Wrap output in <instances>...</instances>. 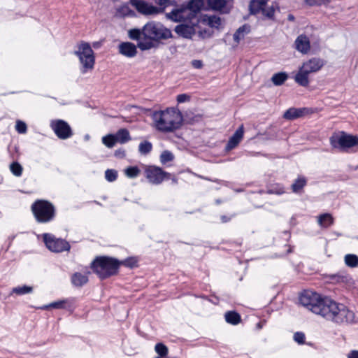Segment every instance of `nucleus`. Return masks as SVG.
<instances>
[{"label": "nucleus", "instance_id": "6", "mask_svg": "<svg viewBox=\"0 0 358 358\" xmlns=\"http://www.w3.org/2000/svg\"><path fill=\"white\" fill-rule=\"evenodd\" d=\"M330 143L333 148L345 151L358 145V137L341 131L332 135L330 138Z\"/></svg>", "mask_w": 358, "mask_h": 358}, {"label": "nucleus", "instance_id": "50", "mask_svg": "<svg viewBox=\"0 0 358 358\" xmlns=\"http://www.w3.org/2000/svg\"><path fill=\"white\" fill-rule=\"evenodd\" d=\"M294 338L298 343L302 344L304 343L305 336L302 333H296L294 336Z\"/></svg>", "mask_w": 358, "mask_h": 358}, {"label": "nucleus", "instance_id": "47", "mask_svg": "<svg viewBox=\"0 0 358 358\" xmlns=\"http://www.w3.org/2000/svg\"><path fill=\"white\" fill-rule=\"evenodd\" d=\"M15 128L19 133L24 134L27 130V125L22 121H17Z\"/></svg>", "mask_w": 358, "mask_h": 358}, {"label": "nucleus", "instance_id": "1", "mask_svg": "<svg viewBox=\"0 0 358 358\" xmlns=\"http://www.w3.org/2000/svg\"><path fill=\"white\" fill-rule=\"evenodd\" d=\"M299 301L303 306L313 313L336 323H348L354 320V313L345 306L337 303L328 298L322 299L316 292H304L301 294Z\"/></svg>", "mask_w": 358, "mask_h": 358}, {"label": "nucleus", "instance_id": "35", "mask_svg": "<svg viewBox=\"0 0 358 358\" xmlns=\"http://www.w3.org/2000/svg\"><path fill=\"white\" fill-rule=\"evenodd\" d=\"M141 173L137 166H129L124 170L125 175L131 178L137 177Z\"/></svg>", "mask_w": 358, "mask_h": 358}, {"label": "nucleus", "instance_id": "57", "mask_svg": "<svg viewBox=\"0 0 358 358\" xmlns=\"http://www.w3.org/2000/svg\"><path fill=\"white\" fill-rule=\"evenodd\" d=\"M155 358H167V357H155Z\"/></svg>", "mask_w": 358, "mask_h": 358}, {"label": "nucleus", "instance_id": "7", "mask_svg": "<svg viewBox=\"0 0 358 358\" xmlns=\"http://www.w3.org/2000/svg\"><path fill=\"white\" fill-rule=\"evenodd\" d=\"M32 211L38 222H46L54 216L53 206L46 201H38L32 206Z\"/></svg>", "mask_w": 358, "mask_h": 358}, {"label": "nucleus", "instance_id": "56", "mask_svg": "<svg viewBox=\"0 0 358 358\" xmlns=\"http://www.w3.org/2000/svg\"><path fill=\"white\" fill-rule=\"evenodd\" d=\"M283 192H284V191L282 190V191L278 192V194H281V193H283Z\"/></svg>", "mask_w": 358, "mask_h": 358}, {"label": "nucleus", "instance_id": "21", "mask_svg": "<svg viewBox=\"0 0 358 358\" xmlns=\"http://www.w3.org/2000/svg\"><path fill=\"white\" fill-rule=\"evenodd\" d=\"M203 6V0H191L188 4L184 6V7L189 10V17L192 20L196 17V13L201 10Z\"/></svg>", "mask_w": 358, "mask_h": 358}, {"label": "nucleus", "instance_id": "27", "mask_svg": "<svg viewBox=\"0 0 358 358\" xmlns=\"http://www.w3.org/2000/svg\"><path fill=\"white\" fill-rule=\"evenodd\" d=\"M302 115L303 111L301 109L292 108L285 111L283 117L287 120H294L302 116Z\"/></svg>", "mask_w": 358, "mask_h": 358}, {"label": "nucleus", "instance_id": "37", "mask_svg": "<svg viewBox=\"0 0 358 358\" xmlns=\"http://www.w3.org/2000/svg\"><path fill=\"white\" fill-rule=\"evenodd\" d=\"M32 290H33L32 287L24 285L22 287H17L13 288L12 290V292L19 294V295H22V294L30 293L32 292Z\"/></svg>", "mask_w": 358, "mask_h": 358}, {"label": "nucleus", "instance_id": "44", "mask_svg": "<svg viewBox=\"0 0 358 358\" xmlns=\"http://www.w3.org/2000/svg\"><path fill=\"white\" fill-rule=\"evenodd\" d=\"M152 150V144L148 141L141 143L139 145V152L141 154L145 155L149 153Z\"/></svg>", "mask_w": 358, "mask_h": 358}, {"label": "nucleus", "instance_id": "3", "mask_svg": "<svg viewBox=\"0 0 358 358\" xmlns=\"http://www.w3.org/2000/svg\"><path fill=\"white\" fill-rule=\"evenodd\" d=\"M80 64V71L83 74L91 72L94 69L95 56L90 45L84 41L78 43L73 52Z\"/></svg>", "mask_w": 358, "mask_h": 358}, {"label": "nucleus", "instance_id": "43", "mask_svg": "<svg viewBox=\"0 0 358 358\" xmlns=\"http://www.w3.org/2000/svg\"><path fill=\"white\" fill-rule=\"evenodd\" d=\"M66 300H62L56 302L51 303L49 305L45 306L42 308V309H48L49 308L61 309L64 308V304L66 303Z\"/></svg>", "mask_w": 358, "mask_h": 358}, {"label": "nucleus", "instance_id": "38", "mask_svg": "<svg viewBox=\"0 0 358 358\" xmlns=\"http://www.w3.org/2000/svg\"><path fill=\"white\" fill-rule=\"evenodd\" d=\"M345 264L351 267H355L358 265V257L355 255H347L345 257Z\"/></svg>", "mask_w": 358, "mask_h": 358}, {"label": "nucleus", "instance_id": "26", "mask_svg": "<svg viewBox=\"0 0 358 358\" xmlns=\"http://www.w3.org/2000/svg\"><path fill=\"white\" fill-rule=\"evenodd\" d=\"M317 222L320 227L327 228L333 224L334 218L331 215L324 213L317 217Z\"/></svg>", "mask_w": 358, "mask_h": 358}, {"label": "nucleus", "instance_id": "13", "mask_svg": "<svg viewBox=\"0 0 358 358\" xmlns=\"http://www.w3.org/2000/svg\"><path fill=\"white\" fill-rule=\"evenodd\" d=\"M209 6L222 13H228L233 7L232 0H208Z\"/></svg>", "mask_w": 358, "mask_h": 358}, {"label": "nucleus", "instance_id": "34", "mask_svg": "<svg viewBox=\"0 0 358 358\" xmlns=\"http://www.w3.org/2000/svg\"><path fill=\"white\" fill-rule=\"evenodd\" d=\"M155 352L159 355L158 357H166L168 355V348L163 343H157L155 347Z\"/></svg>", "mask_w": 358, "mask_h": 358}, {"label": "nucleus", "instance_id": "17", "mask_svg": "<svg viewBox=\"0 0 358 358\" xmlns=\"http://www.w3.org/2000/svg\"><path fill=\"white\" fill-rule=\"evenodd\" d=\"M244 134V127L243 125H241L239 128L235 131V133L233 134V136L229 138L226 150H231L235 147H236L241 139L243 138Z\"/></svg>", "mask_w": 358, "mask_h": 358}, {"label": "nucleus", "instance_id": "9", "mask_svg": "<svg viewBox=\"0 0 358 358\" xmlns=\"http://www.w3.org/2000/svg\"><path fill=\"white\" fill-rule=\"evenodd\" d=\"M43 240L47 248L54 252H61L64 250H69L70 248L67 242L62 239L55 238L49 234L43 235Z\"/></svg>", "mask_w": 358, "mask_h": 358}, {"label": "nucleus", "instance_id": "16", "mask_svg": "<svg viewBox=\"0 0 358 358\" xmlns=\"http://www.w3.org/2000/svg\"><path fill=\"white\" fill-rule=\"evenodd\" d=\"M296 49L303 54H306L310 49V40L305 35H299L294 42Z\"/></svg>", "mask_w": 358, "mask_h": 358}, {"label": "nucleus", "instance_id": "8", "mask_svg": "<svg viewBox=\"0 0 358 358\" xmlns=\"http://www.w3.org/2000/svg\"><path fill=\"white\" fill-rule=\"evenodd\" d=\"M130 3L143 15H156L164 12V8H159L143 0H130Z\"/></svg>", "mask_w": 358, "mask_h": 358}, {"label": "nucleus", "instance_id": "55", "mask_svg": "<svg viewBox=\"0 0 358 358\" xmlns=\"http://www.w3.org/2000/svg\"><path fill=\"white\" fill-rule=\"evenodd\" d=\"M288 19H289V20H294V16H293V15H289L288 16Z\"/></svg>", "mask_w": 358, "mask_h": 358}, {"label": "nucleus", "instance_id": "54", "mask_svg": "<svg viewBox=\"0 0 358 358\" xmlns=\"http://www.w3.org/2000/svg\"><path fill=\"white\" fill-rule=\"evenodd\" d=\"M348 358H358V350H353L348 355Z\"/></svg>", "mask_w": 358, "mask_h": 358}, {"label": "nucleus", "instance_id": "36", "mask_svg": "<svg viewBox=\"0 0 358 358\" xmlns=\"http://www.w3.org/2000/svg\"><path fill=\"white\" fill-rule=\"evenodd\" d=\"M262 15L266 17L273 20L275 13V7L272 5L271 6H264L262 12Z\"/></svg>", "mask_w": 358, "mask_h": 358}, {"label": "nucleus", "instance_id": "29", "mask_svg": "<svg viewBox=\"0 0 358 358\" xmlns=\"http://www.w3.org/2000/svg\"><path fill=\"white\" fill-rule=\"evenodd\" d=\"M287 79V75L283 72L275 73L271 78L273 83L277 86L283 84Z\"/></svg>", "mask_w": 358, "mask_h": 358}, {"label": "nucleus", "instance_id": "19", "mask_svg": "<svg viewBox=\"0 0 358 358\" xmlns=\"http://www.w3.org/2000/svg\"><path fill=\"white\" fill-rule=\"evenodd\" d=\"M310 73L306 69H303V66H301L298 73L294 76V80L299 85L306 87L309 84L308 76Z\"/></svg>", "mask_w": 358, "mask_h": 358}, {"label": "nucleus", "instance_id": "24", "mask_svg": "<svg viewBox=\"0 0 358 358\" xmlns=\"http://www.w3.org/2000/svg\"><path fill=\"white\" fill-rule=\"evenodd\" d=\"M134 11L127 4L121 5L116 9L115 16L117 17L124 18L126 17H134Z\"/></svg>", "mask_w": 358, "mask_h": 358}, {"label": "nucleus", "instance_id": "48", "mask_svg": "<svg viewBox=\"0 0 358 358\" xmlns=\"http://www.w3.org/2000/svg\"><path fill=\"white\" fill-rule=\"evenodd\" d=\"M198 35L201 38L204 39V38H210L211 36V33L208 30H206V29L201 30H201L198 31Z\"/></svg>", "mask_w": 358, "mask_h": 358}, {"label": "nucleus", "instance_id": "42", "mask_svg": "<svg viewBox=\"0 0 358 358\" xmlns=\"http://www.w3.org/2000/svg\"><path fill=\"white\" fill-rule=\"evenodd\" d=\"M11 172L16 176H20L22 172V166L17 162H13L10 165Z\"/></svg>", "mask_w": 358, "mask_h": 358}, {"label": "nucleus", "instance_id": "45", "mask_svg": "<svg viewBox=\"0 0 358 358\" xmlns=\"http://www.w3.org/2000/svg\"><path fill=\"white\" fill-rule=\"evenodd\" d=\"M155 1L160 6L158 7L159 8H164V10L166 7L169 6V5H173L174 3L171 0H155Z\"/></svg>", "mask_w": 358, "mask_h": 358}, {"label": "nucleus", "instance_id": "51", "mask_svg": "<svg viewBox=\"0 0 358 358\" xmlns=\"http://www.w3.org/2000/svg\"><path fill=\"white\" fill-rule=\"evenodd\" d=\"M190 96L186 94H181L178 95L177 101L178 103H185L186 101H189Z\"/></svg>", "mask_w": 358, "mask_h": 358}, {"label": "nucleus", "instance_id": "52", "mask_svg": "<svg viewBox=\"0 0 358 358\" xmlns=\"http://www.w3.org/2000/svg\"><path fill=\"white\" fill-rule=\"evenodd\" d=\"M137 261L134 258H130L126 259L122 264L124 265L129 266V267H134L136 265Z\"/></svg>", "mask_w": 358, "mask_h": 358}, {"label": "nucleus", "instance_id": "41", "mask_svg": "<svg viewBox=\"0 0 358 358\" xmlns=\"http://www.w3.org/2000/svg\"><path fill=\"white\" fill-rule=\"evenodd\" d=\"M129 37L132 40L140 39L141 35L143 36L142 29H131L128 31Z\"/></svg>", "mask_w": 358, "mask_h": 358}, {"label": "nucleus", "instance_id": "14", "mask_svg": "<svg viewBox=\"0 0 358 358\" xmlns=\"http://www.w3.org/2000/svg\"><path fill=\"white\" fill-rule=\"evenodd\" d=\"M197 25L195 23H192V25L187 24H182L177 25L175 27V31L179 36L185 38H192L196 31V27Z\"/></svg>", "mask_w": 358, "mask_h": 358}, {"label": "nucleus", "instance_id": "11", "mask_svg": "<svg viewBox=\"0 0 358 358\" xmlns=\"http://www.w3.org/2000/svg\"><path fill=\"white\" fill-rule=\"evenodd\" d=\"M145 173L146 178L153 184L161 183L166 176H169L168 173L164 172L161 168L155 166L147 167Z\"/></svg>", "mask_w": 358, "mask_h": 358}, {"label": "nucleus", "instance_id": "18", "mask_svg": "<svg viewBox=\"0 0 358 358\" xmlns=\"http://www.w3.org/2000/svg\"><path fill=\"white\" fill-rule=\"evenodd\" d=\"M119 52L127 57H133L137 53V49L134 44L130 42L121 43L118 46Z\"/></svg>", "mask_w": 358, "mask_h": 358}, {"label": "nucleus", "instance_id": "46", "mask_svg": "<svg viewBox=\"0 0 358 358\" xmlns=\"http://www.w3.org/2000/svg\"><path fill=\"white\" fill-rule=\"evenodd\" d=\"M106 178L108 181H114L117 178V172L114 170L108 169L106 171Z\"/></svg>", "mask_w": 358, "mask_h": 358}, {"label": "nucleus", "instance_id": "53", "mask_svg": "<svg viewBox=\"0 0 358 358\" xmlns=\"http://www.w3.org/2000/svg\"><path fill=\"white\" fill-rule=\"evenodd\" d=\"M192 65L195 69H201L203 66V63L201 60H193L192 62Z\"/></svg>", "mask_w": 358, "mask_h": 358}, {"label": "nucleus", "instance_id": "4", "mask_svg": "<svg viewBox=\"0 0 358 358\" xmlns=\"http://www.w3.org/2000/svg\"><path fill=\"white\" fill-rule=\"evenodd\" d=\"M120 263L115 259L108 257H97L92 267L100 278H106L117 273Z\"/></svg>", "mask_w": 358, "mask_h": 358}, {"label": "nucleus", "instance_id": "5", "mask_svg": "<svg viewBox=\"0 0 358 358\" xmlns=\"http://www.w3.org/2000/svg\"><path fill=\"white\" fill-rule=\"evenodd\" d=\"M142 33L145 38L155 41L166 40L172 37L170 29L161 23L154 21L146 23L142 28Z\"/></svg>", "mask_w": 358, "mask_h": 358}, {"label": "nucleus", "instance_id": "32", "mask_svg": "<svg viewBox=\"0 0 358 358\" xmlns=\"http://www.w3.org/2000/svg\"><path fill=\"white\" fill-rule=\"evenodd\" d=\"M101 141L103 144H104L108 148H113L116 144L115 138L113 134H108L103 136Z\"/></svg>", "mask_w": 358, "mask_h": 358}, {"label": "nucleus", "instance_id": "20", "mask_svg": "<svg viewBox=\"0 0 358 358\" xmlns=\"http://www.w3.org/2000/svg\"><path fill=\"white\" fill-rule=\"evenodd\" d=\"M250 26L247 24L239 27L233 35L234 43L231 45L236 48L239 44L240 41L244 38L245 36L250 32Z\"/></svg>", "mask_w": 358, "mask_h": 358}, {"label": "nucleus", "instance_id": "22", "mask_svg": "<svg viewBox=\"0 0 358 358\" xmlns=\"http://www.w3.org/2000/svg\"><path fill=\"white\" fill-rule=\"evenodd\" d=\"M198 23H203L208 24L211 27L218 28L221 24V20L216 15H203L199 20H197Z\"/></svg>", "mask_w": 358, "mask_h": 358}, {"label": "nucleus", "instance_id": "31", "mask_svg": "<svg viewBox=\"0 0 358 358\" xmlns=\"http://www.w3.org/2000/svg\"><path fill=\"white\" fill-rule=\"evenodd\" d=\"M185 121L189 124H194L199 122L202 120V116L200 114H194L192 112H187L185 114Z\"/></svg>", "mask_w": 358, "mask_h": 358}, {"label": "nucleus", "instance_id": "33", "mask_svg": "<svg viewBox=\"0 0 358 358\" xmlns=\"http://www.w3.org/2000/svg\"><path fill=\"white\" fill-rule=\"evenodd\" d=\"M306 180L303 178H298L292 185V189L294 192H299L305 186Z\"/></svg>", "mask_w": 358, "mask_h": 358}, {"label": "nucleus", "instance_id": "25", "mask_svg": "<svg viewBox=\"0 0 358 358\" xmlns=\"http://www.w3.org/2000/svg\"><path fill=\"white\" fill-rule=\"evenodd\" d=\"M116 143L124 144L131 140L130 134L127 129H119L115 134H113Z\"/></svg>", "mask_w": 358, "mask_h": 358}, {"label": "nucleus", "instance_id": "49", "mask_svg": "<svg viewBox=\"0 0 358 358\" xmlns=\"http://www.w3.org/2000/svg\"><path fill=\"white\" fill-rule=\"evenodd\" d=\"M138 47L142 50H149L152 47V43L151 42H140Z\"/></svg>", "mask_w": 358, "mask_h": 358}, {"label": "nucleus", "instance_id": "23", "mask_svg": "<svg viewBox=\"0 0 358 358\" xmlns=\"http://www.w3.org/2000/svg\"><path fill=\"white\" fill-rule=\"evenodd\" d=\"M267 0H250L249 12L250 15H257L262 12L264 6L267 4Z\"/></svg>", "mask_w": 358, "mask_h": 358}, {"label": "nucleus", "instance_id": "2", "mask_svg": "<svg viewBox=\"0 0 358 358\" xmlns=\"http://www.w3.org/2000/svg\"><path fill=\"white\" fill-rule=\"evenodd\" d=\"M152 118L156 129L165 132L173 131L180 128L182 122L180 112L173 108L155 111L152 114Z\"/></svg>", "mask_w": 358, "mask_h": 358}, {"label": "nucleus", "instance_id": "30", "mask_svg": "<svg viewBox=\"0 0 358 358\" xmlns=\"http://www.w3.org/2000/svg\"><path fill=\"white\" fill-rule=\"evenodd\" d=\"M226 321L232 324H237L240 322V315L233 311H229L225 313Z\"/></svg>", "mask_w": 358, "mask_h": 358}, {"label": "nucleus", "instance_id": "10", "mask_svg": "<svg viewBox=\"0 0 358 358\" xmlns=\"http://www.w3.org/2000/svg\"><path fill=\"white\" fill-rule=\"evenodd\" d=\"M50 126L57 136L61 139H66L72 135L70 126L64 120H53L51 122Z\"/></svg>", "mask_w": 358, "mask_h": 358}, {"label": "nucleus", "instance_id": "40", "mask_svg": "<svg viewBox=\"0 0 358 358\" xmlns=\"http://www.w3.org/2000/svg\"><path fill=\"white\" fill-rule=\"evenodd\" d=\"M173 155L168 150H164L160 155V161L162 164H166V162H171L173 159Z\"/></svg>", "mask_w": 358, "mask_h": 358}, {"label": "nucleus", "instance_id": "15", "mask_svg": "<svg viewBox=\"0 0 358 358\" xmlns=\"http://www.w3.org/2000/svg\"><path fill=\"white\" fill-rule=\"evenodd\" d=\"M324 61L320 58L313 57L303 62L301 66L308 72L315 73L320 71L324 66Z\"/></svg>", "mask_w": 358, "mask_h": 358}, {"label": "nucleus", "instance_id": "28", "mask_svg": "<svg viewBox=\"0 0 358 358\" xmlns=\"http://www.w3.org/2000/svg\"><path fill=\"white\" fill-rule=\"evenodd\" d=\"M71 280L74 285L80 287L88 281V278L85 275H83L80 273H76L72 276Z\"/></svg>", "mask_w": 358, "mask_h": 358}, {"label": "nucleus", "instance_id": "12", "mask_svg": "<svg viewBox=\"0 0 358 358\" xmlns=\"http://www.w3.org/2000/svg\"><path fill=\"white\" fill-rule=\"evenodd\" d=\"M189 10L185 8L184 6L173 9L171 12L166 13V17L171 21L178 22L192 20L189 17Z\"/></svg>", "mask_w": 358, "mask_h": 358}, {"label": "nucleus", "instance_id": "39", "mask_svg": "<svg viewBox=\"0 0 358 358\" xmlns=\"http://www.w3.org/2000/svg\"><path fill=\"white\" fill-rule=\"evenodd\" d=\"M304 1L310 6H327L330 2L329 0H304Z\"/></svg>", "mask_w": 358, "mask_h": 358}]
</instances>
